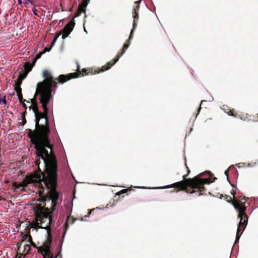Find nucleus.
<instances>
[{
	"mask_svg": "<svg viewBox=\"0 0 258 258\" xmlns=\"http://www.w3.org/2000/svg\"><path fill=\"white\" fill-rule=\"evenodd\" d=\"M35 165L37 167L33 173L26 175L23 180L15 181L12 186L16 191H24L28 184L35 183L38 186L39 195L44 201H51L52 211L57 205L58 193L57 186V161L53 150L42 148L36 150Z\"/></svg>",
	"mask_w": 258,
	"mask_h": 258,
	"instance_id": "1",
	"label": "nucleus"
},
{
	"mask_svg": "<svg viewBox=\"0 0 258 258\" xmlns=\"http://www.w3.org/2000/svg\"><path fill=\"white\" fill-rule=\"evenodd\" d=\"M38 95H40V103L41 104L43 112L39 111L36 100L34 98L30 99L32 106L29 107V109H32L35 114V128L33 130L28 128L26 130V133L36 150L40 151L42 148H47L49 150H53V145L51 143L49 139L50 131L47 117L48 109L47 107L51 97L49 98L48 101H45L44 105L41 102L42 96L40 91H38V88H37L35 96Z\"/></svg>",
	"mask_w": 258,
	"mask_h": 258,
	"instance_id": "2",
	"label": "nucleus"
},
{
	"mask_svg": "<svg viewBox=\"0 0 258 258\" xmlns=\"http://www.w3.org/2000/svg\"><path fill=\"white\" fill-rule=\"evenodd\" d=\"M187 173L183 176V180L175 182L170 185L155 187V189H165L174 188L171 192H177L179 191H184L187 193H197L198 196L203 195L202 192L205 190V185L209 184L215 181L217 178L213 177V174L209 171L201 173L193 178H187L190 173V170L185 163Z\"/></svg>",
	"mask_w": 258,
	"mask_h": 258,
	"instance_id": "3",
	"label": "nucleus"
},
{
	"mask_svg": "<svg viewBox=\"0 0 258 258\" xmlns=\"http://www.w3.org/2000/svg\"><path fill=\"white\" fill-rule=\"evenodd\" d=\"M52 206L50 208L37 205L34 208L35 218L32 221L31 225L35 229L44 228L47 230V236L41 246L37 247L38 252L43 255V258H50L52 252L50 251V245L52 241V236L50 225L53 222Z\"/></svg>",
	"mask_w": 258,
	"mask_h": 258,
	"instance_id": "4",
	"label": "nucleus"
},
{
	"mask_svg": "<svg viewBox=\"0 0 258 258\" xmlns=\"http://www.w3.org/2000/svg\"><path fill=\"white\" fill-rule=\"evenodd\" d=\"M43 76L45 78L41 82L37 84V88L38 91H40L42 95V101L44 105L45 101H48L49 98L52 97L51 93L57 87V82L54 80L50 72L47 70H44L43 72Z\"/></svg>",
	"mask_w": 258,
	"mask_h": 258,
	"instance_id": "5",
	"label": "nucleus"
},
{
	"mask_svg": "<svg viewBox=\"0 0 258 258\" xmlns=\"http://www.w3.org/2000/svg\"><path fill=\"white\" fill-rule=\"evenodd\" d=\"M231 194L233 196L234 200H230L231 204L238 212V217L241 220H244V225L246 226L248 222V216L245 213L246 207L245 206L246 198L245 197L239 196L236 199L235 195L236 192L233 190Z\"/></svg>",
	"mask_w": 258,
	"mask_h": 258,
	"instance_id": "6",
	"label": "nucleus"
},
{
	"mask_svg": "<svg viewBox=\"0 0 258 258\" xmlns=\"http://www.w3.org/2000/svg\"><path fill=\"white\" fill-rule=\"evenodd\" d=\"M102 68L103 66L101 67L100 70L94 69L93 68L83 69L82 70V72L83 73L85 74L86 75H94L98 74L100 72H103V71H102ZM80 76H83V74H82L81 72L79 71V66H78V72L77 73H70L67 75H60L59 76L57 80L60 83L62 84L72 79L78 78Z\"/></svg>",
	"mask_w": 258,
	"mask_h": 258,
	"instance_id": "7",
	"label": "nucleus"
},
{
	"mask_svg": "<svg viewBox=\"0 0 258 258\" xmlns=\"http://www.w3.org/2000/svg\"><path fill=\"white\" fill-rule=\"evenodd\" d=\"M133 29L131 30L130 36L128 39H127L126 43L124 44L123 46V48L121 50V52L117 54L115 58L113 59L111 61L107 62L105 65L103 66V68L102 71H105L109 70L111 67L114 65L116 62L118 61L120 57H121L124 53L125 52L126 50L129 47L130 44V41L131 39L133 38Z\"/></svg>",
	"mask_w": 258,
	"mask_h": 258,
	"instance_id": "8",
	"label": "nucleus"
},
{
	"mask_svg": "<svg viewBox=\"0 0 258 258\" xmlns=\"http://www.w3.org/2000/svg\"><path fill=\"white\" fill-rule=\"evenodd\" d=\"M75 23L74 19L71 20L61 30V31L58 33L56 34L52 43V46H53L55 44L57 38L59 37V36L62 34V39H66L71 33L72 30L74 29L75 26Z\"/></svg>",
	"mask_w": 258,
	"mask_h": 258,
	"instance_id": "9",
	"label": "nucleus"
},
{
	"mask_svg": "<svg viewBox=\"0 0 258 258\" xmlns=\"http://www.w3.org/2000/svg\"><path fill=\"white\" fill-rule=\"evenodd\" d=\"M140 1H137L135 2V6L133 8V18L134 19L133 22V29H135L137 27V23L138 20H139V14L138 11L140 8Z\"/></svg>",
	"mask_w": 258,
	"mask_h": 258,
	"instance_id": "10",
	"label": "nucleus"
},
{
	"mask_svg": "<svg viewBox=\"0 0 258 258\" xmlns=\"http://www.w3.org/2000/svg\"><path fill=\"white\" fill-rule=\"evenodd\" d=\"M244 220H240V221L238 224V226L237 230L236 233V239L235 241V243H238L239 239L240 238V237L241 236V234L242 233V231L244 230L246 226L244 225Z\"/></svg>",
	"mask_w": 258,
	"mask_h": 258,
	"instance_id": "11",
	"label": "nucleus"
},
{
	"mask_svg": "<svg viewBox=\"0 0 258 258\" xmlns=\"http://www.w3.org/2000/svg\"><path fill=\"white\" fill-rule=\"evenodd\" d=\"M90 0H83L81 4L79 6L78 10L75 14V17H78L81 15L82 13H85L86 7Z\"/></svg>",
	"mask_w": 258,
	"mask_h": 258,
	"instance_id": "12",
	"label": "nucleus"
},
{
	"mask_svg": "<svg viewBox=\"0 0 258 258\" xmlns=\"http://www.w3.org/2000/svg\"><path fill=\"white\" fill-rule=\"evenodd\" d=\"M76 220H77V219H75L73 217H71V216H68L67 217V221L64 223V227H65L66 231L69 228V224H73Z\"/></svg>",
	"mask_w": 258,
	"mask_h": 258,
	"instance_id": "13",
	"label": "nucleus"
},
{
	"mask_svg": "<svg viewBox=\"0 0 258 258\" xmlns=\"http://www.w3.org/2000/svg\"><path fill=\"white\" fill-rule=\"evenodd\" d=\"M34 65L35 64H33V62H32V63H31L29 61L26 62L24 65V71L29 73V72H30L32 70V69L33 67V66H34Z\"/></svg>",
	"mask_w": 258,
	"mask_h": 258,
	"instance_id": "14",
	"label": "nucleus"
},
{
	"mask_svg": "<svg viewBox=\"0 0 258 258\" xmlns=\"http://www.w3.org/2000/svg\"><path fill=\"white\" fill-rule=\"evenodd\" d=\"M31 249V247L29 244H25L24 245L23 249H21V253L23 255V258H24L27 254L29 253V251Z\"/></svg>",
	"mask_w": 258,
	"mask_h": 258,
	"instance_id": "15",
	"label": "nucleus"
},
{
	"mask_svg": "<svg viewBox=\"0 0 258 258\" xmlns=\"http://www.w3.org/2000/svg\"><path fill=\"white\" fill-rule=\"evenodd\" d=\"M44 54V52H39L35 56V57L33 60V64H35L37 60L39 59L42 54Z\"/></svg>",
	"mask_w": 258,
	"mask_h": 258,
	"instance_id": "16",
	"label": "nucleus"
},
{
	"mask_svg": "<svg viewBox=\"0 0 258 258\" xmlns=\"http://www.w3.org/2000/svg\"><path fill=\"white\" fill-rule=\"evenodd\" d=\"M29 235H30V230H28V231L26 232L25 234L22 237V240H27L28 242V240H29Z\"/></svg>",
	"mask_w": 258,
	"mask_h": 258,
	"instance_id": "17",
	"label": "nucleus"
},
{
	"mask_svg": "<svg viewBox=\"0 0 258 258\" xmlns=\"http://www.w3.org/2000/svg\"><path fill=\"white\" fill-rule=\"evenodd\" d=\"M226 112V111H225ZM227 113L229 115L233 116L235 117L236 116V112L234 109H228V111H227Z\"/></svg>",
	"mask_w": 258,
	"mask_h": 258,
	"instance_id": "18",
	"label": "nucleus"
},
{
	"mask_svg": "<svg viewBox=\"0 0 258 258\" xmlns=\"http://www.w3.org/2000/svg\"><path fill=\"white\" fill-rule=\"evenodd\" d=\"M28 73L23 71V73H20L19 75V78L21 79V80H23L27 76Z\"/></svg>",
	"mask_w": 258,
	"mask_h": 258,
	"instance_id": "19",
	"label": "nucleus"
},
{
	"mask_svg": "<svg viewBox=\"0 0 258 258\" xmlns=\"http://www.w3.org/2000/svg\"><path fill=\"white\" fill-rule=\"evenodd\" d=\"M23 242V240L19 241L17 243V252H21V246L22 245V242Z\"/></svg>",
	"mask_w": 258,
	"mask_h": 258,
	"instance_id": "20",
	"label": "nucleus"
},
{
	"mask_svg": "<svg viewBox=\"0 0 258 258\" xmlns=\"http://www.w3.org/2000/svg\"><path fill=\"white\" fill-rule=\"evenodd\" d=\"M15 90L16 92L17 95L22 94V88L21 86H15Z\"/></svg>",
	"mask_w": 258,
	"mask_h": 258,
	"instance_id": "21",
	"label": "nucleus"
},
{
	"mask_svg": "<svg viewBox=\"0 0 258 258\" xmlns=\"http://www.w3.org/2000/svg\"><path fill=\"white\" fill-rule=\"evenodd\" d=\"M24 3L25 4H30L31 5L36 6L34 0H24Z\"/></svg>",
	"mask_w": 258,
	"mask_h": 258,
	"instance_id": "22",
	"label": "nucleus"
},
{
	"mask_svg": "<svg viewBox=\"0 0 258 258\" xmlns=\"http://www.w3.org/2000/svg\"><path fill=\"white\" fill-rule=\"evenodd\" d=\"M22 81L23 80H21V79L18 77L15 81V86H21L22 83Z\"/></svg>",
	"mask_w": 258,
	"mask_h": 258,
	"instance_id": "23",
	"label": "nucleus"
},
{
	"mask_svg": "<svg viewBox=\"0 0 258 258\" xmlns=\"http://www.w3.org/2000/svg\"><path fill=\"white\" fill-rule=\"evenodd\" d=\"M17 96L18 97V99H19L20 103H23V102H25L26 101L25 99H23L22 93L20 94H18V95H17Z\"/></svg>",
	"mask_w": 258,
	"mask_h": 258,
	"instance_id": "24",
	"label": "nucleus"
},
{
	"mask_svg": "<svg viewBox=\"0 0 258 258\" xmlns=\"http://www.w3.org/2000/svg\"><path fill=\"white\" fill-rule=\"evenodd\" d=\"M28 242L30 243V244L33 247H36L37 249V247L35 244L32 241V238L31 235H29V240H28Z\"/></svg>",
	"mask_w": 258,
	"mask_h": 258,
	"instance_id": "25",
	"label": "nucleus"
},
{
	"mask_svg": "<svg viewBox=\"0 0 258 258\" xmlns=\"http://www.w3.org/2000/svg\"><path fill=\"white\" fill-rule=\"evenodd\" d=\"M21 117H22V122H19V124L22 125H24L27 122L26 117L25 116H21Z\"/></svg>",
	"mask_w": 258,
	"mask_h": 258,
	"instance_id": "26",
	"label": "nucleus"
},
{
	"mask_svg": "<svg viewBox=\"0 0 258 258\" xmlns=\"http://www.w3.org/2000/svg\"><path fill=\"white\" fill-rule=\"evenodd\" d=\"M129 189H123L120 190V191H118L117 192L116 195L119 196L122 194L126 193Z\"/></svg>",
	"mask_w": 258,
	"mask_h": 258,
	"instance_id": "27",
	"label": "nucleus"
},
{
	"mask_svg": "<svg viewBox=\"0 0 258 258\" xmlns=\"http://www.w3.org/2000/svg\"><path fill=\"white\" fill-rule=\"evenodd\" d=\"M224 198H225V200L228 202V203H231V202H230V200H232V198L230 196H227V195H225V197H224Z\"/></svg>",
	"mask_w": 258,
	"mask_h": 258,
	"instance_id": "28",
	"label": "nucleus"
},
{
	"mask_svg": "<svg viewBox=\"0 0 258 258\" xmlns=\"http://www.w3.org/2000/svg\"><path fill=\"white\" fill-rule=\"evenodd\" d=\"M3 103L4 104H6L7 103L6 100L5 98H0V104Z\"/></svg>",
	"mask_w": 258,
	"mask_h": 258,
	"instance_id": "29",
	"label": "nucleus"
},
{
	"mask_svg": "<svg viewBox=\"0 0 258 258\" xmlns=\"http://www.w3.org/2000/svg\"><path fill=\"white\" fill-rule=\"evenodd\" d=\"M32 11H33V14L34 15L37 16H39V15L38 14V13H37V10L35 8H33L32 9Z\"/></svg>",
	"mask_w": 258,
	"mask_h": 258,
	"instance_id": "30",
	"label": "nucleus"
},
{
	"mask_svg": "<svg viewBox=\"0 0 258 258\" xmlns=\"http://www.w3.org/2000/svg\"><path fill=\"white\" fill-rule=\"evenodd\" d=\"M22 255H23L22 254V253H21V252H18L17 251V254H16V256L15 258H21V256Z\"/></svg>",
	"mask_w": 258,
	"mask_h": 258,
	"instance_id": "31",
	"label": "nucleus"
},
{
	"mask_svg": "<svg viewBox=\"0 0 258 258\" xmlns=\"http://www.w3.org/2000/svg\"><path fill=\"white\" fill-rule=\"evenodd\" d=\"M53 46H51V47L48 48L47 47H45L44 50L42 51V52H44V53L46 52H47V51H49L51 49V48Z\"/></svg>",
	"mask_w": 258,
	"mask_h": 258,
	"instance_id": "32",
	"label": "nucleus"
},
{
	"mask_svg": "<svg viewBox=\"0 0 258 258\" xmlns=\"http://www.w3.org/2000/svg\"><path fill=\"white\" fill-rule=\"evenodd\" d=\"M50 258H61V255H60V253H58L55 257H54L53 254L52 253V256Z\"/></svg>",
	"mask_w": 258,
	"mask_h": 258,
	"instance_id": "33",
	"label": "nucleus"
},
{
	"mask_svg": "<svg viewBox=\"0 0 258 258\" xmlns=\"http://www.w3.org/2000/svg\"><path fill=\"white\" fill-rule=\"evenodd\" d=\"M206 101H204V100H202L201 102V104H200V106H201V105L202 104V103L204 102H205ZM201 109V107L200 106L199 108H198V113H199L200 111V110Z\"/></svg>",
	"mask_w": 258,
	"mask_h": 258,
	"instance_id": "34",
	"label": "nucleus"
},
{
	"mask_svg": "<svg viewBox=\"0 0 258 258\" xmlns=\"http://www.w3.org/2000/svg\"><path fill=\"white\" fill-rule=\"evenodd\" d=\"M23 106V107L25 108V110L27 109V106L25 103V102H23V103H21Z\"/></svg>",
	"mask_w": 258,
	"mask_h": 258,
	"instance_id": "35",
	"label": "nucleus"
},
{
	"mask_svg": "<svg viewBox=\"0 0 258 258\" xmlns=\"http://www.w3.org/2000/svg\"><path fill=\"white\" fill-rule=\"evenodd\" d=\"M26 113H27L26 110H25L24 112L22 113L21 116H25V117Z\"/></svg>",
	"mask_w": 258,
	"mask_h": 258,
	"instance_id": "36",
	"label": "nucleus"
},
{
	"mask_svg": "<svg viewBox=\"0 0 258 258\" xmlns=\"http://www.w3.org/2000/svg\"><path fill=\"white\" fill-rule=\"evenodd\" d=\"M225 174L227 176V179H228V170H227L225 171Z\"/></svg>",
	"mask_w": 258,
	"mask_h": 258,
	"instance_id": "37",
	"label": "nucleus"
},
{
	"mask_svg": "<svg viewBox=\"0 0 258 258\" xmlns=\"http://www.w3.org/2000/svg\"><path fill=\"white\" fill-rule=\"evenodd\" d=\"M18 2V4L21 5L22 4V2L21 0H17Z\"/></svg>",
	"mask_w": 258,
	"mask_h": 258,
	"instance_id": "38",
	"label": "nucleus"
},
{
	"mask_svg": "<svg viewBox=\"0 0 258 258\" xmlns=\"http://www.w3.org/2000/svg\"><path fill=\"white\" fill-rule=\"evenodd\" d=\"M91 212H92V210H91V211L89 212V214H91Z\"/></svg>",
	"mask_w": 258,
	"mask_h": 258,
	"instance_id": "39",
	"label": "nucleus"
},
{
	"mask_svg": "<svg viewBox=\"0 0 258 258\" xmlns=\"http://www.w3.org/2000/svg\"><path fill=\"white\" fill-rule=\"evenodd\" d=\"M256 119H257V120H258V114H257V115Z\"/></svg>",
	"mask_w": 258,
	"mask_h": 258,
	"instance_id": "40",
	"label": "nucleus"
}]
</instances>
